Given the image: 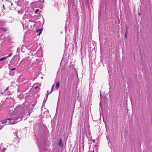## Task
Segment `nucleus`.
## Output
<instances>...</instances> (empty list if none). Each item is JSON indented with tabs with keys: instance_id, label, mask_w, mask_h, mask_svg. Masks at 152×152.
<instances>
[{
	"instance_id": "obj_7",
	"label": "nucleus",
	"mask_w": 152,
	"mask_h": 152,
	"mask_svg": "<svg viewBox=\"0 0 152 152\" xmlns=\"http://www.w3.org/2000/svg\"><path fill=\"white\" fill-rule=\"evenodd\" d=\"M37 32L39 31V35H40L41 34V33L42 32V29H37Z\"/></svg>"
},
{
	"instance_id": "obj_11",
	"label": "nucleus",
	"mask_w": 152,
	"mask_h": 152,
	"mask_svg": "<svg viewBox=\"0 0 152 152\" xmlns=\"http://www.w3.org/2000/svg\"><path fill=\"white\" fill-rule=\"evenodd\" d=\"M12 55V54L11 53H10L7 56H6V57H7L8 58V57H10Z\"/></svg>"
},
{
	"instance_id": "obj_9",
	"label": "nucleus",
	"mask_w": 152,
	"mask_h": 152,
	"mask_svg": "<svg viewBox=\"0 0 152 152\" xmlns=\"http://www.w3.org/2000/svg\"><path fill=\"white\" fill-rule=\"evenodd\" d=\"M60 84L58 82L56 84V87L58 89L59 87Z\"/></svg>"
},
{
	"instance_id": "obj_15",
	"label": "nucleus",
	"mask_w": 152,
	"mask_h": 152,
	"mask_svg": "<svg viewBox=\"0 0 152 152\" xmlns=\"http://www.w3.org/2000/svg\"><path fill=\"white\" fill-rule=\"evenodd\" d=\"M1 29H2L4 31H7V30L5 28H2Z\"/></svg>"
},
{
	"instance_id": "obj_2",
	"label": "nucleus",
	"mask_w": 152,
	"mask_h": 152,
	"mask_svg": "<svg viewBox=\"0 0 152 152\" xmlns=\"http://www.w3.org/2000/svg\"><path fill=\"white\" fill-rule=\"evenodd\" d=\"M108 145L110 147V148L111 150V152H113V151H114V146H113V144L112 145L111 142H108Z\"/></svg>"
},
{
	"instance_id": "obj_16",
	"label": "nucleus",
	"mask_w": 152,
	"mask_h": 152,
	"mask_svg": "<svg viewBox=\"0 0 152 152\" xmlns=\"http://www.w3.org/2000/svg\"><path fill=\"white\" fill-rule=\"evenodd\" d=\"M16 69V68H12V69H11L10 70H11V71H13L14 70H15Z\"/></svg>"
},
{
	"instance_id": "obj_14",
	"label": "nucleus",
	"mask_w": 152,
	"mask_h": 152,
	"mask_svg": "<svg viewBox=\"0 0 152 152\" xmlns=\"http://www.w3.org/2000/svg\"><path fill=\"white\" fill-rule=\"evenodd\" d=\"M39 9H37L35 11V13H37L39 11Z\"/></svg>"
},
{
	"instance_id": "obj_24",
	"label": "nucleus",
	"mask_w": 152,
	"mask_h": 152,
	"mask_svg": "<svg viewBox=\"0 0 152 152\" xmlns=\"http://www.w3.org/2000/svg\"><path fill=\"white\" fill-rule=\"evenodd\" d=\"M48 92V91L47 92Z\"/></svg>"
},
{
	"instance_id": "obj_21",
	"label": "nucleus",
	"mask_w": 152,
	"mask_h": 152,
	"mask_svg": "<svg viewBox=\"0 0 152 152\" xmlns=\"http://www.w3.org/2000/svg\"><path fill=\"white\" fill-rule=\"evenodd\" d=\"M16 62H15V63H15V64H18V63H16Z\"/></svg>"
},
{
	"instance_id": "obj_23",
	"label": "nucleus",
	"mask_w": 152,
	"mask_h": 152,
	"mask_svg": "<svg viewBox=\"0 0 152 152\" xmlns=\"http://www.w3.org/2000/svg\"><path fill=\"white\" fill-rule=\"evenodd\" d=\"M108 72L109 73H110V72H109V71L108 70Z\"/></svg>"
},
{
	"instance_id": "obj_22",
	"label": "nucleus",
	"mask_w": 152,
	"mask_h": 152,
	"mask_svg": "<svg viewBox=\"0 0 152 152\" xmlns=\"http://www.w3.org/2000/svg\"><path fill=\"white\" fill-rule=\"evenodd\" d=\"M109 77H110V74L109 73Z\"/></svg>"
},
{
	"instance_id": "obj_5",
	"label": "nucleus",
	"mask_w": 152,
	"mask_h": 152,
	"mask_svg": "<svg viewBox=\"0 0 152 152\" xmlns=\"http://www.w3.org/2000/svg\"><path fill=\"white\" fill-rule=\"evenodd\" d=\"M26 48V47L24 45H22L21 47V50L22 52H24L25 51V50Z\"/></svg>"
},
{
	"instance_id": "obj_17",
	"label": "nucleus",
	"mask_w": 152,
	"mask_h": 152,
	"mask_svg": "<svg viewBox=\"0 0 152 152\" xmlns=\"http://www.w3.org/2000/svg\"><path fill=\"white\" fill-rule=\"evenodd\" d=\"M3 8L4 10H5V8L4 5L3 6Z\"/></svg>"
},
{
	"instance_id": "obj_13",
	"label": "nucleus",
	"mask_w": 152,
	"mask_h": 152,
	"mask_svg": "<svg viewBox=\"0 0 152 152\" xmlns=\"http://www.w3.org/2000/svg\"><path fill=\"white\" fill-rule=\"evenodd\" d=\"M3 126H4L3 125L1 126V123H0V130L1 129H2Z\"/></svg>"
},
{
	"instance_id": "obj_1",
	"label": "nucleus",
	"mask_w": 152,
	"mask_h": 152,
	"mask_svg": "<svg viewBox=\"0 0 152 152\" xmlns=\"http://www.w3.org/2000/svg\"><path fill=\"white\" fill-rule=\"evenodd\" d=\"M18 118L15 117H11L7 119H4L1 121V124H4L6 123H8V124H14L17 123L18 121H16Z\"/></svg>"
},
{
	"instance_id": "obj_6",
	"label": "nucleus",
	"mask_w": 152,
	"mask_h": 152,
	"mask_svg": "<svg viewBox=\"0 0 152 152\" xmlns=\"http://www.w3.org/2000/svg\"><path fill=\"white\" fill-rule=\"evenodd\" d=\"M54 84L53 86L52 87V89H51V92H50L49 93H48V94H47V99H46L48 98V95L49 94L51 93L52 92V91H53V88H54Z\"/></svg>"
},
{
	"instance_id": "obj_18",
	"label": "nucleus",
	"mask_w": 152,
	"mask_h": 152,
	"mask_svg": "<svg viewBox=\"0 0 152 152\" xmlns=\"http://www.w3.org/2000/svg\"><path fill=\"white\" fill-rule=\"evenodd\" d=\"M100 97H101V99H102V94H101V92L100 93Z\"/></svg>"
},
{
	"instance_id": "obj_3",
	"label": "nucleus",
	"mask_w": 152,
	"mask_h": 152,
	"mask_svg": "<svg viewBox=\"0 0 152 152\" xmlns=\"http://www.w3.org/2000/svg\"><path fill=\"white\" fill-rule=\"evenodd\" d=\"M58 145L59 146L61 147L62 148L63 147V144L62 143V140L61 139H60L58 141Z\"/></svg>"
},
{
	"instance_id": "obj_12",
	"label": "nucleus",
	"mask_w": 152,
	"mask_h": 152,
	"mask_svg": "<svg viewBox=\"0 0 152 152\" xmlns=\"http://www.w3.org/2000/svg\"><path fill=\"white\" fill-rule=\"evenodd\" d=\"M126 34H127V27H126V33H125V36L126 38V39L127 38Z\"/></svg>"
},
{
	"instance_id": "obj_19",
	"label": "nucleus",
	"mask_w": 152,
	"mask_h": 152,
	"mask_svg": "<svg viewBox=\"0 0 152 152\" xmlns=\"http://www.w3.org/2000/svg\"><path fill=\"white\" fill-rule=\"evenodd\" d=\"M9 88V87H7V89L5 90V91H6Z\"/></svg>"
},
{
	"instance_id": "obj_10",
	"label": "nucleus",
	"mask_w": 152,
	"mask_h": 152,
	"mask_svg": "<svg viewBox=\"0 0 152 152\" xmlns=\"http://www.w3.org/2000/svg\"><path fill=\"white\" fill-rule=\"evenodd\" d=\"M7 149L5 148H3L2 150L1 151V148H0V152H4Z\"/></svg>"
},
{
	"instance_id": "obj_8",
	"label": "nucleus",
	"mask_w": 152,
	"mask_h": 152,
	"mask_svg": "<svg viewBox=\"0 0 152 152\" xmlns=\"http://www.w3.org/2000/svg\"><path fill=\"white\" fill-rule=\"evenodd\" d=\"M7 58V57H6V56L1 58H0V61H2Z\"/></svg>"
},
{
	"instance_id": "obj_4",
	"label": "nucleus",
	"mask_w": 152,
	"mask_h": 152,
	"mask_svg": "<svg viewBox=\"0 0 152 152\" xmlns=\"http://www.w3.org/2000/svg\"><path fill=\"white\" fill-rule=\"evenodd\" d=\"M110 83V94H109V96H110V97H112V96H113V92L111 90V85H112V82H111V83H110V82L109 83Z\"/></svg>"
},
{
	"instance_id": "obj_20",
	"label": "nucleus",
	"mask_w": 152,
	"mask_h": 152,
	"mask_svg": "<svg viewBox=\"0 0 152 152\" xmlns=\"http://www.w3.org/2000/svg\"><path fill=\"white\" fill-rule=\"evenodd\" d=\"M38 87H39V86H36V87H35V88L36 89H37V88H38Z\"/></svg>"
},
{
	"instance_id": "obj_25",
	"label": "nucleus",
	"mask_w": 152,
	"mask_h": 152,
	"mask_svg": "<svg viewBox=\"0 0 152 152\" xmlns=\"http://www.w3.org/2000/svg\"><path fill=\"white\" fill-rule=\"evenodd\" d=\"M100 105H101V103H100Z\"/></svg>"
}]
</instances>
